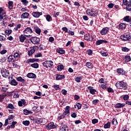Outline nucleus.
Listing matches in <instances>:
<instances>
[{
    "label": "nucleus",
    "mask_w": 131,
    "mask_h": 131,
    "mask_svg": "<svg viewBox=\"0 0 131 131\" xmlns=\"http://www.w3.org/2000/svg\"><path fill=\"white\" fill-rule=\"evenodd\" d=\"M115 86L119 90H124V91L127 90V83L123 81H117L115 84Z\"/></svg>",
    "instance_id": "obj_1"
},
{
    "label": "nucleus",
    "mask_w": 131,
    "mask_h": 131,
    "mask_svg": "<svg viewBox=\"0 0 131 131\" xmlns=\"http://www.w3.org/2000/svg\"><path fill=\"white\" fill-rule=\"evenodd\" d=\"M120 38L123 41L129 40V39H131V33L127 32L124 33L123 35H121Z\"/></svg>",
    "instance_id": "obj_2"
},
{
    "label": "nucleus",
    "mask_w": 131,
    "mask_h": 131,
    "mask_svg": "<svg viewBox=\"0 0 131 131\" xmlns=\"http://www.w3.org/2000/svg\"><path fill=\"white\" fill-rule=\"evenodd\" d=\"M25 36L28 37V36H32L30 35L32 33H33V31L31 27H27L25 30L23 31Z\"/></svg>",
    "instance_id": "obj_3"
},
{
    "label": "nucleus",
    "mask_w": 131,
    "mask_h": 131,
    "mask_svg": "<svg viewBox=\"0 0 131 131\" xmlns=\"http://www.w3.org/2000/svg\"><path fill=\"white\" fill-rule=\"evenodd\" d=\"M42 65L43 67H46V68H51L54 65V62L52 60H47L45 62H42Z\"/></svg>",
    "instance_id": "obj_4"
},
{
    "label": "nucleus",
    "mask_w": 131,
    "mask_h": 131,
    "mask_svg": "<svg viewBox=\"0 0 131 131\" xmlns=\"http://www.w3.org/2000/svg\"><path fill=\"white\" fill-rule=\"evenodd\" d=\"M1 74L3 77H9L10 78V71L8 70L3 68L1 70Z\"/></svg>",
    "instance_id": "obj_5"
},
{
    "label": "nucleus",
    "mask_w": 131,
    "mask_h": 131,
    "mask_svg": "<svg viewBox=\"0 0 131 131\" xmlns=\"http://www.w3.org/2000/svg\"><path fill=\"white\" fill-rule=\"evenodd\" d=\"M30 40L34 45H38L40 41V39L37 37H32Z\"/></svg>",
    "instance_id": "obj_6"
},
{
    "label": "nucleus",
    "mask_w": 131,
    "mask_h": 131,
    "mask_svg": "<svg viewBox=\"0 0 131 131\" xmlns=\"http://www.w3.org/2000/svg\"><path fill=\"white\" fill-rule=\"evenodd\" d=\"M86 13L89 16H91L92 17H96L97 16V13H96V11L93 10V9H88L86 10Z\"/></svg>",
    "instance_id": "obj_7"
},
{
    "label": "nucleus",
    "mask_w": 131,
    "mask_h": 131,
    "mask_svg": "<svg viewBox=\"0 0 131 131\" xmlns=\"http://www.w3.org/2000/svg\"><path fill=\"white\" fill-rule=\"evenodd\" d=\"M56 127L57 126L55 125V123H54V122H51L46 126V128L48 130L53 129L54 128H56Z\"/></svg>",
    "instance_id": "obj_8"
},
{
    "label": "nucleus",
    "mask_w": 131,
    "mask_h": 131,
    "mask_svg": "<svg viewBox=\"0 0 131 131\" xmlns=\"http://www.w3.org/2000/svg\"><path fill=\"white\" fill-rule=\"evenodd\" d=\"M38 50V47L35 46L32 48L30 50L28 51V55L29 57H30L32 55H33L34 53H35V50Z\"/></svg>",
    "instance_id": "obj_9"
},
{
    "label": "nucleus",
    "mask_w": 131,
    "mask_h": 131,
    "mask_svg": "<svg viewBox=\"0 0 131 131\" xmlns=\"http://www.w3.org/2000/svg\"><path fill=\"white\" fill-rule=\"evenodd\" d=\"M16 79L17 81H19V82H21L20 85L21 86H23L25 83H26V80L24 79L22 77L19 76L16 78Z\"/></svg>",
    "instance_id": "obj_10"
},
{
    "label": "nucleus",
    "mask_w": 131,
    "mask_h": 131,
    "mask_svg": "<svg viewBox=\"0 0 131 131\" xmlns=\"http://www.w3.org/2000/svg\"><path fill=\"white\" fill-rule=\"evenodd\" d=\"M110 29V28H109L108 27L103 28L100 31V34H101V35H105L107 34V33H108V32H109Z\"/></svg>",
    "instance_id": "obj_11"
},
{
    "label": "nucleus",
    "mask_w": 131,
    "mask_h": 131,
    "mask_svg": "<svg viewBox=\"0 0 131 131\" xmlns=\"http://www.w3.org/2000/svg\"><path fill=\"white\" fill-rule=\"evenodd\" d=\"M116 72L118 74H121V75H125L126 74V71H125L123 68H119L116 70Z\"/></svg>",
    "instance_id": "obj_12"
},
{
    "label": "nucleus",
    "mask_w": 131,
    "mask_h": 131,
    "mask_svg": "<svg viewBox=\"0 0 131 131\" xmlns=\"http://www.w3.org/2000/svg\"><path fill=\"white\" fill-rule=\"evenodd\" d=\"M32 15L34 18H39V17L42 15V12L34 11L32 12Z\"/></svg>",
    "instance_id": "obj_13"
},
{
    "label": "nucleus",
    "mask_w": 131,
    "mask_h": 131,
    "mask_svg": "<svg viewBox=\"0 0 131 131\" xmlns=\"http://www.w3.org/2000/svg\"><path fill=\"white\" fill-rule=\"evenodd\" d=\"M87 89L90 90V93L91 95H96V93H97V90L94 89V87L92 86H89L87 87Z\"/></svg>",
    "instance_id": "obj_14"
},
{
    "label": "nucleus",
    "mask_w": 131,
    "mask_h": 131,
    "mask_svg": "<svg viewBox=\"0 0 131 131\" xmlns=\"http://www.w3.org/2000/svg\"><path fill=\"white\" fill-rule=\"evenodd\" d=\"M56 80H62L65 79V75H60L59 74H56L55 78Z\"/></svg>",
    "instance_id": "obj_15"
},
{
    "label": "nucleus",
    "mask_w": 131,
    "mask_h": 131,
    "mask_svg": "<svg viewBox=\"0 0 131 131\" xmlns=\"http://www.w3.org/2000/svg\"><path fill=\"white\" fill-rule=\"evenodd\" d=\"M125 106L124 103H118L114 105V107L116 109H120V108H123Z\"/></svg>",
    "instance_id": "obj_16"
},
{
    "label": "nucleus",
    "mask_w": 131,
    "mask_h": 131,
    "mask_svg": "<svg viewBox=\"0 0 131 131\" xmlns=\"http://www.w3.org/2000/svg\"><path fill=\"white\" fill-rule=\"evenodd\" d=\"M13 57H14V55H11L8 57V63H13V62H15L16 61V59H15V58Z\"/></svg>",
    "instance_id": "obj_17"
},
{
    "label": "nucleus",
    "mask_w": 131,
    "mask_h": 131,
    "mask_svg": "<svg viewBox=\"0 0 131 131\" xmlns=\"http://www.w3.org/2000/svg\"><path fill=\"white\" fill-rule=\"evenodd\" d=\"M56 52L58 53V54H60V55H64V54H65V50L61 48L56 49Z\"/></svg>",
    "instance_id": "obj_18"
},
{
    "label": "nucleus",
    "mask_w": 131,
    "mask_h": 131,
    "mask_svg": "<svg viewBox=\"0 0 131 131\" xmlns=\"http://www.w3.org/2000/svg\"><path fill=\"white\" fill-rule=\"evenodd\" d=\"M27 77L35 79L36 78V75L33 73H29L27 75Z\"/></svg>",
    "instance_id": "obj_19"
},
{
    "label": "nucleus",
    "mask_w": 131,
    "mask_h": 131,
    "mask_svg": "<svg viewBox=\"0 0 131 131\" xmlns=\"http://www.w3.org/2000/svg\"><path fill=\"white\" fill-rule=\"evenodd\" d=\"M18 105L19 107H22L23 105L25 106L26 105V101H25V99H21L18 102Z\"/></svg>",
    "instance_id": "obj_20"
},
{
    "label": "nucleus",
    "mask_w": 131,
    "mask_h": 131,
    "mask_svg": "<svg viewBox=\"0 0 131 131\" xmlns=\"http://www.w3.org/2000/svg\"><path fill=\"white\" fill-rule=\"evenodd\" d=\"M59 131H68V126L67 125H61L59 128Z\"/></svg>",
    "instance_id": "obj_21"
},
{
    "label": "nucleus",
    "mask_w": 131,
    "mask_h": 131,
    "mask_svg": "<svg viewBox=\"0 0 131 131\" xmlns=\"http://www.w3.org/2000/svg\"><path fill=\"white\" fill-rule=\"evenodd\" d=\"M123 60H124L125 63H128V62H130L131 61L130 56L129 55H126L123 58Z\"/></svg>",
    "instance_id": "obj_22"
},
{
    "label": "nucleus",
    "mask_w": 131,
    "mask_h": 131,
    "mask_svg": "<svg viewBox=\"0 0 131 131\" xmlns=\"http://www.w3.org/2000/svg\"><path fill=\"white\" fill-rule=\"evenodd\" d=\"M9 83L11 84V85H13V86H16L18 85V82H17V80H16L15 79H12Z\"/></svg>",
    "instance_id": "obj_23"
},
{
    "label": "nucleus",
    "mask_w": 131,
    "mask_h": 131,
    "mask_svg": "<svg viewBox=\"0 0 131 131\" xmlns=\"http://www.w3.org/2000/svg\"><path fill=\"white\" fill-rule=\"evenodd\" d=\"M13 57L15 60H19L21 58V54H18V52H15L13 55Z\"/></svg>",
    "instance_id": "obj_24"
},
{
    "label": "nucleus",
    "mask_w": 131,
    "mask_h": 131,
    "mask_svg": "<svg viewBox=\"0 0 131 131\" xmlns=\"http://www.w3.org/2000/svg\"><path fill=\"white\" fill-rule=\"evenodd\" d=\"M126 28V25L125 23H121L119 25V29L121 30H124Z\"/></svg>",
    "instance_id": "obj_25"
},
{
    "label": "nucleus",
    "mask_w": 131,
    "mask_h": 131,
    "mask_svg": "<svg viewBox=\"0 0 131 131\" xmlns=\"http://www.w3.org/2000/svg\"><path fill=\"white\" fill-rule=\"evenodd\" d=\"M34 30L37 34H40V32H41V30L37 26L34 27Z\"/></svg>",
    "instance_id": "obj_26"
},
{
    "label": "nucleus",
    "mask_w": 131,
    "mask_h": 131,
    "mask_svg": "<svg viewBox=\"0 0 131 131\" xmlns=\"http://www.w3.org/2000/svg\"><path fill=\"white\" fill-rule=\"evenodd\" d=\"M21 18L23 19H28L29 18V13L25 12L21 14Z\"/></svg>",
    "instance_id": "obj_27"
},
{
    "label": "nucleus",
    "mask_w": 131,
    "mask_h": 131,
    "mask_svg": "<svg viewBox=\"0 0 131 131\" xmlns=\"http://www.w3.org/2000/svg\"><path fill=\"white\" fill-rule=\"evenodd\" d=\"M26 36H24L23 34L20 35V36L19 37V41H20V42H24V41L26 39Z\"/></svg>",
    "instance_id": "obj_28"
},
{
    "label": "nucleus",
    "mask_w": 131,
    "mask_h": 131,
    "mask_svg": "<svg viewBox=\"0 0 131 131\" xmlns=\"http://www.w3.org/2000/svg\"><path fill=\"white\" fill-rule=\"evenodd\" d=\"M85 66L89 68V69H93L94 68V64L91 62H87L85 64Z\"/></svg>",
    "instance_id": "obj_29"
},
{
    "label": "nucleus",
    "mask_w": 131,
    "mask_h": 131,
    "mask_svg": "<svg viewBox=\"0 0 131 131\" xmlns=\"http://www.w3.org/2000/svg\"><path fill=\"white\" fill-rule=\"evenodd\" d=\"M66 115H67L66 114H65L64 112L62 114H59L58 116V119H64V118L66 117Z\"/></svg>",
    "instance_id": "obj_30"
},
{
    "label": "nucleus",
    "mask_w": 131,
    "mask_h": 131,
    "mask_svg": "<svg viewBox=\"0 0 131 131\" xmlns=\"http://www.w3.org/2000/svg\"><path fill=\"white\" fill-rule=\"evenodd\" d=\"M33 113L31 111L28 110L27 109L24 110V114L25 115H28L29 114H32Z\"/></svg>",
    "instance_id": "obj_31"
},
{
    "label": "nucleus",
    "mask_w": 131,
    "mask_h": 131,
    "mask_svg": "<svg viewBox=\"0 0 131 131\" xmlns=\"http://www.w3.org/2000/svg\"><path fill=\"white\" fill-rule=\"evenodd\" d=\"M13 4H14V2H13V1H9L8 2V8L9 9V10H12L13 9Z\"/></svg>",
    "instance_id": "obj_32"
},
{
    "label": "nucleus",
    "mask_w": 131,
    "mask_h": 131,
    "mask_svg": "<svg viewBox=\"0 0 131 131\" xmlns=\"http://www.w3.org/2000/svg\"><path fill=\"white\" fill-rule=\"evenodd\" d=\"M31 67L34 68L35 69H37L39 67V64L37 63H34L31 64Z\"/></svg>",
    "instance_id": "obj_33"
},
{
    "label": "nucleus",
    "mask_w": 131,
    "mask_h": 131,
    "mask_svg": "<svg viewBox=\"0 0 131 131\" xmlns=\"http://www.w3.org/2000/svg\"><path fill=\"white\" fill-rule=\"evenodd\" d=\"M121 50L122 52H125V53H128V52H129L130 51V49L127 48L125 47H121Z\"/></svg>",
    "instance_id": "obj_34"
},
{
    "label": "nucleus",
    "mask_w": 131,
    "mask_h": 131,
    "mask_svg": "<svg viewBox=\"0 0 131 131\" xmlns=\"http://www.w3.org/2000/svg\"><path fill=\"white\" fill-rule=\"evenodd\" d=\"M103 127L104 128H110L111 127V122H107V123L104 125Z\"/></svg>",
    "instance_id": "obj_35"
},
{
    "label": "nucleus",
    "mask_w": 131,
    "mask_h": 131,
    "mask_svg": "<svg viewBox=\"0 0 131 131\" xmlns=\"http://www.w3.org/2000/svg\"><path fill=\"white\" fill-rule=\"evenodd\" d=\"M35 62V58H29L27 59L26 63V64H29V63H34Z\"/></svg>",
    "instance_id": "obj_36"
},
{
    "label": "nucleus",
    "mask_w": 131,
    "mask_h": 131,
    "mask_svg": "<svg viewBox=\"0 0 131 131\" xmlns=\"http://www.w3.org/2000/svg\"><path fill=\"white\" fill-rule=\"evenodd\" d=\"M46 18L48 22H51V21H53V18L49 14L47 15Z\"/></svg>",
    "instance_id": "obj_37"
},
{
    "label": "nucleus",
    "mask_w": 131,
    "mask_h": 131,
    "mask_svg": "<svg viewBox=\"0 0 131 131\" xmlns=\"http://www.w3.org/2000/svg\"><path fill=\"white\" fill-rule=\"evenodd\" d=\"M63 113H64L67 115V114H69V113H70V106H67L66 107V111Z\"/></svg>",
    "instance_id": "obj_38"
},
{
    "label": "nucleus",
    "mask_w": 131,
    "mask_h": 131,
    "mask_svg": "<svg viewBox=\"0 0 131 131\" xmlns=\"http://www.w3.org/2000/svg\"><path fill=\"white\" fill-rule=\"evenodd\" d=\"M6 108H8L9 109H11V110H15V106H14V105L12 103H9L8 105L6 106Z\"/></svg>",
    "instance_id": "obj_39"
},
{
    "label": "nucleus",
    "mask_w": 131,
    "mask_h": 131,
    "mask_svg": "<svg viewBox=\"0 0 131 131\" xmlns=\"http://www.w3.org/2000/svg\"><path fill=\"white\" fill-rule=\"evenodd\" d=\"M57 70L58 71H62V70H64V66L63 64H59L57 66Z\"/></svg>",
    "instance_id": "obj_40"
},
{
    "label": "nucleus",
    "mask_w": 131,
    "mask_h": 131,
    "mask_svg": "<svg viewBox=\"0 0 131 131\" xmlns=\"http://www.w3.org/2000/svg\"><path fill=\"white\" fill-rule=\"evenodd\" d=\"M83 79V76H80V77H77L75 79V81H76V82L79 83L80 82V80H81V79Z\"/></svg>",
    "instance_id": "obj_41"
},
{
    "label": "nucleus",
    "mask_w": 131,
    "mask_h": 131,
    "mask_svg": "<svg viewBox=\"0 0 131 131\" xmlns=\"http://www.w3.org/2000/svg\"><path fill=\"white\" fill-rule=\"evenodd\" d=\"M84 39H85V40L90 41V40H91V38H90V34L84 35Z\"/></svg>",
    "instance_id": "obj_42"
},
{
    "label": "nucleus",
    "mask_w": 131,
    "mask_h": 131,
    "mask_svg": "<svg viewBox=\"0 0 131 131\" xmlns=\"http://www.w3.org/2000/svg\"><path fill=\"white\" fill-rule=\"evenodd\" d=\"M23 124H24V125H25V126H28V125L30 124V121H29V120L24 121H23Z\"/></svg>",
    "instance_id": "obj_43"
},
{
    "label": "nucleus",
    "mask_w": 131,
    "mask_h": 131,
    "mask_svg": "<svg viewBox=\"0 0 131 131\" xmlns=\"http://www.w3.org/2000/svg\"><path fill=\"white\" fill-rule=\"evenodd\" d=\"M122 98L124 100V101H127V100L129 99V96H128V95H123L122 96Z\"/></svg>",
    "instance_id": "obj_44"
},
{
    "label": "nucleus",
    "mask_w": 131,
    "mask_h": 131,
    "mask_svg": "<svg viewBox=\"0 0 131 131\" xmlns=\"http://www.w3.org/2000/svg\"><path fill=\"white\" fill-rule=\"evenodd\" d=\"M123 20H124V21H125V22L129 23V16L127 15V16H125L123 18Z\"/></svg>",
    "instance_id": "obj_45"
},
{
    "label": "nucleus",
    "mask_w": 131,
    "mask_h": 131,
    "mask_svg": "<svg viewBox=\"0 0 131 131\" xmlns=\"http://www.w3.org/2000/svg\"><path fill=\"white\" fill-rule=\"evenodd\" d=\"M100 88L103 90H107V88H108L107 86V83H105V84H102L100 86Z\"/></svg>",
    "instance_id": "obj_46"
},
{
    "label": "nucleus",
    "mask_w": 131,
    "mask_h": 131,
    "mask_svg": "<svg viewBox=\"0 0 131 131\" xmlns=\"http://www.w3.org/2000/svg\"><path fill=\"white\" fill-rule=\"evenodd\" d=\"M112 124L114 125H117V124H118V122H117V120L115 118H114L112 120Z\"/></svg>",
    "instance_id": "obj_47"
},
{
    "label": "nucleus",
    "mask_w": 131,
    "mask_h": 131,
    "mask_svg": "<svg viewBox=\"0 0 131 131\" xmlns=\"http://www.w3.org/2000/svg\"><path fill=\"white\" fill-rule=\"evenodd\" d=\"M52 88H54V89H55V91H59V90H60L59 85H53Z\"/></svg>",
    "instance_id": "obj_48"
},
{
    "label": "nucleus",
    "mask_w": 131,
    "mask_h": 131,
    "mask_svg": "<svg viewBox=\"0 0 131 131\" xmlns=\"http://www.w3.org/2000/svg\"><path fill=\"white\" fill-rule=\"evenodd\" d=\"M86 53L88 55H89V56H92V55H93V50L91 49H89L86 51Z\"/></svg>",
    "instance_id": "obj_49"
},
{
    "label": "nucleus",
    "mask_w": 131,
    "mask_h": 131,
    "mask_svg": "<svg viewBox=\"0 0 131 131\" xmlns=\"http://www.w3.org/2000/svg\"><path fill=\"white\" fill-rule=\"evenodd\" d=\"M5 33L6 34V35H10V34H11L12 33V30H7L5 31Z\"/></svg>",
    "instance_id": "obj_50"
},
{
    "label": "nucleus",
    "mask_w": 131,
    "mask_h": 131,
    "mask_svg": "<svg viewBox=\"0 0 131 131\" xmlns=\"http://www.w3.org/2000/svg\"><path fill=\"white\" fill-rule=\"evenodd\" d=\"M100 54L102 57H107L108 56V52H101Z\"/></svg>",
    "instance_id": "obj_51"
},
{
    "label": "nucleus",
    "mask_w": 131,
    "mask_h": 131,
    "mask_svg": "<svg viewBox=\"0 0 131 131\" xmlns=\"http://www.w3.org/2000/svg\"><path fill=\"white\" fill-rule=\"evenodd\" d=\"M16 124H17V122L13 121L10 125L11 128H15V125H16Z\"/></svg>",
    "instance_id": "obj_52"
},
{
    "label": "nucleus",
    "mask_w": 131,
    "mask_h": 131,
    "mask_svg": "<svg viewBox=\"0 0 131 131\" xmlns=\"http://www.w3.org/2000/svg\"><path fill=\"white\" fill-rule=\"evenodd\" d=\"M100 102V100L99 99H95L92 101V104L93 105H96V104H98Z\"/></svg>",
    "instance_id": "obj_53"
},
{
    "label": "nucleus",
    "mask_w": 131,
    "mask_h": 131,
    "mask_svg": "<svg viewBox=\"0 0 131 131\" xmlns=\"http://www.w3.org/2000/svg\"><path fill=\"white\" fill-rule=\"evenodd\" d=\"M71 116L72 118H76L77 117V114L76 113H72Z\"/></svg>",
    "instance_id": "obj_54"
},
{
    "label": "nucleus",
    "mask_w": 131,
    "mask_h": 131,
    "mask_svg": "<svg viewBox=\"0 0 131 131\" xmlns=\"http://www.w3.org/2000/svg\"><path fill=\"white\" fill-rule=\"evenodd\" d=\"M42 119H37L35 120V122L36 123H42Z\"/></svg>",
    "instance_id": "obj_55"
},
{
    "label": "nucleus",
    "mask_w": 131,
    "mask_h": 131,
    "mask_svg": "<svg viewBox=\"0 0 131 131\" xmlns=\"http://www.w3.org/2000/svg\"><path fill=\"white\" fill-rule=\"evenodd\" d=\"M21 2L24 4V6H27L28 5V3H29L27 0H21Z\"/></svg>",
    "instance_id": "obj_56"
},
{
    "label": "nucleus",
    "mask_w": 131,
    "mask_h": 131,
    "mask_svg": "<svg viewBox=\"0 0 131 131\" xmlns=\"http://www.w3.org/2000/svg\"><path fill=\"white\" fill-rule=\"evenodd\" d=\"M102 39L98 40L96 42V46H100V45H102Z\"/></svg>",
    "instance_id": "obj_57"
},
{
    "label": "nucleus",
    "mask_w": 131,
    "mask_h": 131,
    "mask_svg": "<svg viewBox=\"0 0 131 131\" xmlns=\"http://www.w3.org/2000/svg\"><path fill=\"white\" fill-rule=\"evenodd\" d=\"M92 122L93 124H96V123H98V122H99V120L97 119H94L92 120Z\"/></svg>",
    "instance_id": "obj_58"
},
{
    "label": "nucleus",
    "mask_w": 131,
    "mask_h": 131,
    "mask_svg": "<svg viewBox=\"0 0 131 131\" xmlns=\"http://www.w3.org/2000/svg\"><path fill=\"white\" fill-rule=\"evenodd\" d=\"M76 106H77L78 110L81 109V103L80 102H77Z\"/></svg>",
    "instance_id": "obj_59"
},
{
    "label": "nucleus",
    "mask_w": 131,
    "mask_h": 131,
    "mask_svg": "<svg viewBox=\"0 0 131 131\" xmlns=\"http://www.w3.org/2000/svg\"><path fill=\"white\" fill-rule=\"evenodd\" d=\"M62 31H64L66 33H68V28H67V27H62Z\"/></svg>",
    "instance_id": "obj_60"
},
{
    "label": "nucleus",
    "mask_w": 131,
    "mask_h": 131,
    "mask_svg": "<svg viewBox=\"0 0 131 131\" xmlns=\"http://www.w3.org/2000/svg\"><path fill=\"white\" fill-rule=\"evenodd\" d=\"M38 106H34L33 107V111H35V112H38L39 111H38Z\"/></svg>",
    "instance_id": "obj_61"
},
{
    "label": "nucleus",
    "mask_w": 131,
    "mask_h": 131,
    "mask_svg": "<svg viewBox=\"0 0 131 131\" xmlns=\"http://www.w3.org/2000/svg\"><path fill=\"white\" fill-rule=\"evenodd\" d=\"M107 92L108 93H113L114 92V90L112 89L111 87H109L107 88Z\"/></svg>",
    "instance_id": "obj_62"
},
{
    "label": "nucleus",
    "mask_w": 131,
    "mask_h": 131,
    "mask_svg": "<svg viewBox=\"0 0 131 131\" xmlns=\"http://www.w3.org/2000/svg\"><path fill=\"white\" fill-rule=\"evenodd\" d=\"M4 99H5V96L4 95H0V102H3Z\"/></svg>",
    "instance_id": "obj_63"
},
{
    "label": "nucleus",
    "mask_w": 131,
    "mask_h": 131,
    "mask_svg": "<svg viewBox=\"0 0 131 131\" xmlns=\"http://www.w3.org/2000/svg\"><path fill=\"white\" fill-rule=\"evenodd\" d=\"M7 60V57L5 56H3V57L1 59V62H6Z\"/></svg>",
    "instance_id": "obj_64"
}]
</instances>
